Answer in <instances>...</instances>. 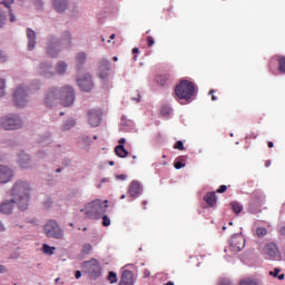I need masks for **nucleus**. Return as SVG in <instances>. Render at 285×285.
Masks as SVG:
<instances>
[{"label": "nucleus", "mask_w": 285, "mask_h": 285, "mask_svg": "<svg viewBox=\"0 0 285 285\" xmlns=\"http://www.w3.org/2000/svg\"><path fill=\"white\" fill-rule=\"evenodd\" d=\"M281 268H274V271L269 272V276L277 278L278 281H284L285 275L281 274Z\"/></svg>", "instance_id": "25"}, {"label": "nucleus", "mask_w": 285, "mask_h": 285, "mask_svg": "<svg viewBox=\"0 0 285 285\" xmlns=\"http://www.w3.org/2000/svg\"><path fill=\"white\" fill-rule=\"evenodd\" d=\"M7 273V267L4 265H0V274Z\"/></svg>", "instance_id": "50"}, {"label": "nucleus", "mask_w": 285, "mask_h": 285, "mask_svg": "<svg viewBox=\"0 0 285 285\" xmlns=\"http://www.w3.org/2000/svg\"><path fill=\"white\" fill-rule=\"evenodd\" d=\"M13 177V171L8 166L0 165V184H6Z\"/></svg>", "instance_id": "14"}, {"label": "nucleus", "mask_w": 285, "mask_h": 285, "mask_svg": "<svg viewBox=\"0 0 285 285\" xmlns=\"http://www.w3.org/2000/svg\"><path fill=\"white\" fill-rule=\"evenodd\" d=\"M227 189H228V187H227V186H225V185H223V186H220V187L216 190V193H219V194H222V193H226V191H227Z\"/></svg>", "instance_id": "45"}, {"label": "nucleus", "mask_w": 285, "mask_h": 285, "mask_svg": "<svg viewBox=\"0 0 285 285\" xmlns=\"http://www.w3.org/2000/svg\"><path fill=\"white\" fill-rule=\"evenodd\" d=\"M16 21V17L13 16V13H10V22H14Z\"/></svg>", "instance_id": "56"}, {"label": "nucleus", "mask_w": 285, "mask_h": 285, "mask_svg": "<svg viewBox=\"0 0 285 285\" xmlns=\"http://www.w3.org/2000/svg\"><path fill=\"white\" fill-rule=\"evenodd\" d=\"M166 285H175V284H174V282L168 281V282L166 283Z\"/></svg>", "instance_id": "64"}, {"label": "nucleus", "mask_w": 285, "mask_h": 285, "mask_svg": "<svg viewBox=\"0 0 285 285\" xmlns=\"http://www.w3.org/2000/svg\"><path fill=\"white\" fill-rule=\"evenodd\" d=\"M118 144H120V146H124L126 144V139L125 138H120V140H118Z\"/></svg>", "instance_id": "53"}, {"label": "nucleus", "mask_w": 285, "mask_h": 285, "mask_svg": "<svg viewBox=\"0 0 285 285\" xmlns=\"http://www.w3.org/2000/svg\"><path fill=\"white\" fill-rule=\"evenodd\" d=\"M67 70V65L63 61H60L57 66V71L59 75H63Z\"/></svg>", "instance_id": "32"}, {"label": "nucleus", "mask_w": 285, "mask_h": 285, "mask_svg": "<svg viewBox=\"0 0 285 285\" xmlns=\"http://www.w3.org/2000/svg\"><path fill=\"white\" fill-rule=\"evenodd\" d=\"M268 235V229H266L265 227H258L256 228V236L258 237V239H262L264 236Z\"/></svg>", "instance_id": "26"}, {"label": "nucleus", "mask_w": 285, "mask_h": 285, "mask_svg": "<svg viewBox=\"0 0 285 285\" xmlns=\"http://www.w3.org/2000/svg\"><path fill=\"white\" fill-rule=\"evenodd\" d=\"M249 138H257V134H252L250 136H249Z\"/></svg>", "instance_id": "60"}, {"label": "nucleus", "mask_w": 285, "mask_h": 285, "mask_svg": "<svg viewBox=\"0 0 285 285\" xmlns=\"http://www.w3.org/2000/svg\"><path fill=\"white\" fill-rule=\"evenodd\" d=\"M110 224H111L110 218L107 215L102 216V226L107 227V226H110Z\"/></svg>", "instance_id": "39"}, {"label": "nucleus", "mask_w": 285, "mask_h": 285, "mask_svg": "<svg viewBox=\"0 0 285 285\" xmlns=\"http://www.w3.org/2000/svg\"><path fill=\"white\" fill-rule=\"evenodd\" d=\"M87 61V53L86 52H79L76 56V62H77V67H82Z\"/></svg>", "instance_id": "21"}, {"label": "nucleus", "mask_w": 285, "mask_h": 285, "mask_svg": "<svg viewBox=\"0 0 285 285\" xmlns=\"http://www.w3.org/2000/svg\"><path fill=\"white\" fill-rule=\"evenodd\" d=\"M267 146H268V148L275 147V145L273 144V141H268Z\"/></svg>", "instance_id": "58"}, {"label": "nucleus", "mask_w": 285, "mask_h": 285, "mask_svg": "<svg viewBox=\"0 0 285 285\" xmlns=\"http://www.w3.org/2000/svg\"><path fill=\"white\" fill-rule=\"evenodd\" d=\"M6 80L0 78V97L4 96Z\"/></svg>", "instance_id": "37"}, {"label": "nucleus", "mask_w": 285, "mask_h": 285, "mask_svg": "<svg viewBox=\"0 0 285 285\" xmlns=\"http://www.w3.org/2000/svg\"><path fill=\"white\" fill-rule=\"evenodd\" d=\"M48 55L51 58H56L58 56V50H56V46L55 45H49L48 46Z\"/></svg>", "instance_id": "30"}, {"label": "nucleus", "mask_w": 285, "mask_h": 285, "mask_svg": "<svg viewBox=\"0 0 285 285\" xmlns=\"http://www.w3.org/2000/svg\"><path fill=\"white\" fill-rule=\"evenodd\" d=\"M183 161H184V158L183 157H178L176 159V161L174 163V167L176 169H181V168L186 167V164H184Z\"/></svg>", "instance_id": "31"}, {"label": "nucleus", "mask_w": 285, "mask_h": 285, "mask_svg": "<svg viewBox=\"0 0 285 285\" xmlns=\"http://www.w3.org/2000/svg\"><path fill=\"white\" fill-rule=\"evenodd\" d=\"M30 186L26 181H17L11 190L12 202H14L21 210L28 208V202L30 196Z\"/></svg>", "instance_id": "1"}, {"label": "nucleus", "mask_w": 285, "mask_h": 285, "mask_svg": "<svg viewBox=\"0 0 285 285\" xmlns=\"http://www.w3.org/2000/svg\"><path fill=\"white\" fill-rule=\"evenodd\" d=\"M104 203L105 205L101 199L92 200L91 203H88L81 212H85L88 218L99 219L101 215L107 212L108 200H105Z\"/></svg>", "instance_id": "3"}, {"label": "nucleus", "mask_w": 285, "mask_h": 285, "mask_svg": "<svg viewBox=\"0 0 285 285\" xmlns=\"http://www.w3.org/2000/svg\"><path fill=\"white\" fill-rule=\"evenodd\" d=\"M91 249H92V246L90 244L83 245L82 247L83 255H88V253H90Z\"/></svg>", "instance_id": "38"}, {"label": "nucleus", "mask_w": 285, "mask_h": 285, "mask_svg": "<svg viewBox=\"0 0 285 285\" xmlns=\"http://www.w3.org/2000/svg\"><path fill=\"white\" fill-rule=\"evenodd\" d=\"M134 284H135L134 273L129 269L122 271V277H120V283H118V285H134Z\"/></svg>", "instance_id": "15"}, {"label": "nucleus", "mask_w": 285, "mask_h": 285, "mask_svg": "<svg viewBox=\"0 0 285 285\" xmlns=\"http://www.w3.org/2000/svg\"><path fill=\"white\" fill-rule=\"evenodd\" d=\"M116 38L115 33H111V36H109V39L114 40Z\"/></svg>", "instance_id": "61"}, {"label": "nucleus", "mask_w": 285, "mask_h": 285, "mask_svg": "<svg viewBox=\"0 0 285 285\" xmlns=\"http://www.w3.org/2000/svg\"><path fill=\"white\" fill-rule=\"evenodd\" d=\"M140 190H141V187H140V184L137 180H134V181L130 183L129 189H128L129 196L138 197L139 194H140Z\"/></svg>", "instance_id": "17"}, {"label": "nucleus", "mask_w": 285, "mask_h": 285, "mask_svg": "<svg viewBox=\"0 0 285 285\" xmlns=\"http://www.w3.org/2000/svg\"><path fill=\"white\" fill-rule=\"evenodd\" d=\"M88 121L92 127H98L101 121V111L100 109H90L88 111Z\"/></svg>", "instance_id": "11"}, {"label": "nucleus", "mask_w": 285, "mask_h": 285, "mask_svg": "<svg viewBox=\"0 0 285 285\" xmlns=\"http://www.w3.org/2000/svg\"><path fill=\"white\" fill-rule=\"evenodd\" d=\"M230 207L236 214H240L243 212V206L237 202L230 203Z\"/></svg>", "instance_id": "27"}, {"label": "nucleus", "mask_w": 285, "mask_h": 285, "mask_svg": "<svg viewBox=\"0 0 285 285\" xmlns=\"http://www.w3.org/2000/svg\"><path fill=\"white\" fill-rule=\"evenodd\" d=\"M196 85L195 82L183 79L178 85L175 86V98L178 101H190L195 96Z\"/></svg>", "instance_id": "2"}, {"label": "nucleus", "mask_w": 285, "mask_h": 285, "mask_svg": "<svg viewBox=\"0 0 285 285\" xmlns=\"http://www.w3.org/2000/svg\"><path fill=\"white\" fill-rule=\"evenodd\" d=\"M204 200L206 202V204H207L209 207H214V206L217 204V196H216V193H215V191L207 193V194L204 196Z\"/></svg>", "instance_id": "19"}, {"label": "nucleus", "mask_w": 285, "mask_h": 285, "mask_svg": "<svg viewBox=\"0 0 285 285\" xmlns=\"http://www.w3.org/2000/svg\"><path fill=\"white\" fill-rule=\"evenodd\" d=\"M60 100L63 107H70L75 102V91L72 87H63L60 94Z\"/></svg>", "instance_id": "8"}, {"label": "nucleus", "mask_w": 285, "mask_h": 285, "mask_svg": "<svg viewBox=\"0 0 285 285\" xmlns=\"http://www.w3.org/2000/svg\"><path fill=\"white\" fill-rule=\"evenodd\" d=\"M6 60H7L6 55L3 53V51L0 50V63L6 62Z\"/></svg>", "instance_id": "47"}, {"label": "nucleus", "mask_w": 285, "mask_h": 285, "mask_svg": "<svg viewBox=\"0 0 285 285\" xmlns=\"http://www.w3.org/2000/svg\"><path fill=\"white\" fill-rule=\"evenodd\" d=\"M69 6V0H53V8L58 13H63Z\"/></svg>", "instance_id": "16"}, {"label": "nucleus", "mask_w": 285, "mask_h": 285, "mask_svg": "<svg viewBox=\"0 0 285 285\" xmlns=\"http://www.w3.org/2000/svg\"><path fill=\"white\" fill-rule=\"evenodd\" d=\"M147 46L150 48L155 45V39L151 36L146 37Z\"/></svg>", "instance_id": "42"}, {"label": "nucleus", "mask_w": 285, "mask_h": 285, "mask_svg": "<svg viewBox=\"0 0 285 285\" xmlns=\"http://www.w3.org/2000/svg\"><path fill=\"white\" fill-rule=\"evenodd\" d=\"M281 234L285 235V226L281 228Z\"/></svg>", "instance_id": "59"}, {"label": "nucleus", "mask_w": 285, "mask_h": 285, "mask_svg": "<svg viewBox=\"0 0 285 285\" xmlns=\"http://www.w3.org/2000/svg\"><path fill=\"white\" fill-rule=\"evenodd\" d=\"M57 96L58 94H56V91H49L47 98L45 99L46 105L49 106V102L56 100Z\"/></svg>", "instance_id": "29"}, {"label": "nucleus", "mask_w": 285, "mask_h": 285, "mask_svg": "<svg viewBox=\"0 0 285 285\" xmlns=\"http://www.w3.org/2000/svg\"><path fill=\"white\" fill-rule=\"evenodd\" d=\"M45 234L53 239H62L63 232L56 220H49L43 227Z\"/></svg>", "instance_id": "6"}, {"label": "nucleus", "mask_w": 285, "mask_h": 285, "mask_svg": "<svg viewBox=\"0 0 285 285\" xmlns=\"http://www.w3.org/2000/svg\"><path fill=\"white\" fill-rule=\"evenodd\" d=\"M107 181H109V179H108V178H104L102 180H100V185H98V188H100V187H101V185H102V184H105V183H107Z\"/></svg>", "instance_id": "52"}, {"label": "nucleus", "mask_w": 285, "mask_h": 285, "mask_svg": "<svg viewBox=\"0 0 285 285\" xmlns=\"http://www.w3.org/2000/svg\"><path fill=\"white\" fill-rule=\"evenodd\" d=\"M107 281H109V283L111 284H117L118 282L117 273L109 272V276H107Z\"/></svg>", "instance_id": "33"}, {"label": "nucleus", "mask_w": 285, "mask_h": 285, "mask_svg": "<svg viewBox=\"0 0 285 285\" xmlns=\"http://www.w3.org/2000/svg\"><path fill=\"white\" fill-rule=\"evenodd\" d=\"M131 52H132L134 55L139 53V48H137V47L132 48Z\"/></svg>", "instance_id": "54"}, {"label": "nucleus", "mask_w": 285, "mask_h": 285, "mask_svg": "<svg viewBox=\"0 0 285 285\" xmlns=\"http://www.w3.org/2000/svg\"><path fill=\"white\" fill-rule=\"evenodd\" d=\"M245 246H246V239L243 236V234H236L232 236L229 240V246L225 250L226 252L229 250L232 255H237V253H240L242 250H244Z\"/></svg>", "instance_id": "5"}, {"label": "nucleus", "mask_w": 285, "mask_h": 285, "mask_svg": "<svg viewBox=\"0 0 285 285\" xmlns=\"http://www.w3.org/2000/svg\"><path fill=\"white\" fill-rule=\"evenodd\" d=\"M214 94H215V89H210L209 95L212 96V100L217 101V97L214 96Z\"/></svg>", "instance_id": "49"}, {"label": "nucleus", "mask_w": 285, "mask_h": 285, "mask_svg": "<svg viewBox=\"0 0 285 285\" xmlns=\"http://www.w3.org/2000/svg\"><path fill=\"white\" fill-rule=\"evenodd\" d=\"M27 38H28V50H33L36 47V32L28 28L27 30Z\"/></svg>", "instance_id": "18"}, {"label": "nucleus", "mask_w": 285, "mask_h": 285, "mask_svg": "<svg viewBox=\"0 0 285 285\" xmlns=\"http://www.w3.org/2000/svg\"><path fill=\"white\" fill-rule=\"evenodd\" d=\"M30 161V158L28 155H26L24 153H21L19 155V164L22 168H28V164Z\"/></svg>", "instance_id": "23"}, {"label": "nucleus", "mask_w": 285, "mask_h": 285, "mask_svg": "<svg viewBox=\"0 0 285 285\" xmlns=\"http://www.w3.org/2000/svg\"><path fill=\"white\" fill-rule=\"evenodd\" d=\"M168 81V77L167 76H157L156 77V82L160 86H165Z\"/></svg>", "instance_id": "34"}, {"label": "nucleus", "mask_w": 285, "mask_h": 285, "mask_svg": "<svg viewBox=\"0 0 285 285\" xmlns=\"http://www.w3.org/2000/svg\"><path fill=\"white\" fill-rule=\"evenodd\" d=\"M80 277H81V272H80V271H77V272H76V278H77V279H80Z\"/></svg>", "instance_id": "55"}, {"label": "nucleus", "mask_w": 285, "mask_h": 285, "mask_svg": "<svg viewBox=\"0 0 285 285\" xmlns=\"http://www.w3.org/2000/svg\"><path fill=\"white\" fill-rule=\"evenodd\" d=\"M79 87L82 91L89 92L94 88L91 75L87 73L83 78L78 79Z\"/></svg>", "instance_id": "12"}, {"label": "nucleus", "mask_w": 285, "mask_h": 285, "mask_svg": "<svg viewBox=\"0 0 285 285\" xmlns=\"http://www.w3.org/2000/svg\"><path fill=\"white\" fill-rule=\"evenodd\" d=\"M263 255L266 257V259H278L279 252H278L277 244H275V243H267L263 247Z\"/></svg>", "instance_id": "10"}, {"label": "nucleus", "mask_w": 285, "mask_h": 285, "mask_svg": "<svg viewBox=\"0 0 285 285\" xmlns=\"http://www.w3.org/2000/svg\"><path fill=\"white\" fill-rule=\"evenodd\" d=\"M275 58L278 62L279 72L285 73V56H276Z\"/></svg>", "instance_id": "24"}, {"label": "nucleus", "mask_w": 285, "mask_h": 285, "mask_svg": "<svg viewBox=\"0 0 285 285\" xmlns=\"http://www.w3.org/2000/svg\"><path fill=\"white\" fill-rule=\"evenodd\" d=\"M82 140H83V142H85L86 145H90V144H91V138L88 137V136H83V137H82Z\"/></svg>", "instance_id": "48"}, {"label": "nucleus", "mask_w": 285, "mask_h": 285, "mask_svg": "<svg viewBox=\"0 0 285 285\" xmlns=\"http://www.w3.org/2000/svg\"><path fill=\"white\" fill-rule=\"evenodd\" d=\"M1 4H3L6 8L10 7V2L8 0H3Z\"/></svg>", "instance_id": "51"}, {"label": "nucleus", "mask_w": 285, "mask_h": 285, "mask_svg": "<svg viewBox=\"0 0 285 285\" xmlns=\"http://www.w3.org/2000/svg\"><path fill=\"white\" fill-rule=\"evenodd\" d=\"M239 285H257V282L253 278H245L240 281Z\"/></svg>", "instance_id": "35"}, {"label": "nucleus", "mask_w": 285, "mask_h": 285, "mask_svg": "<svg viewBox=\"0 0 285 285\" xmlns=\"http://www.w3.org/2000/svg\"><path fill=\"white\" fill-rule=\"evenodd\" d=\"M6 21V16L3 14L2 10H0V29L3 27Z\"/></svg>", "instance_id": "44"}, {"label": "nucleus", "mask_w": 285, "mask_h": 285, "mask_svg": "<svg viewBox=\"0 0 285 285\" xmlns=\"http://www.w3.org/2000/svg\"><path fill=\"white\" fill-rule=\"evenodd\" d=\"M265 166H266V167H271V161L267 160V161L265 163Z\"/></svg>", "instance_id": "63"}, {"label": "nucleus", "mask_w": 285, "mask_h": 285, "mask_svg": "<svg viewBox=\"0 0 285 285\" xmlns=\"http://www.w3.org/2000/svg\"><path fill=\"white\" fill-rule=\"evenodd\" d=\"M115 151H116V156L120 158H126L129 155V153L125 149L124 145L116 146Z\"/></svg>", "instance_id": "22"}, {"label": "nucleus", "mask_w": 285, "mask_h": 285, "mask_svg": "<svg viewBox=\"0 0 285 285\" xmlns=\"http://www.w3.org/2000/svg\"><path fill=\"white\" fill-rule=\"evenodd\" d=\"M174 149L185 150L184 142H183V141H177V142L174 145Z\"/></svg>", "instance_id": "41"}, {"label": "nucleus", "mask_w": 285, "mask_h": 285, "mask_svg": "<svg viewBox=\"0 0 285 285\" xmlns=\"http://www.w3.org/2000/svg\"><path fill=\"white\" fill-rule=\"evenodd\" d=\"M170 112H171V109H169V107H161V109H160V114L163 116H168V115H170Z\"/></svg>", "instance_id": "40"}, {"label": "nucleus", "mask_w": 285, "mask_h": 285, "mask_svg": "<svg viewBox=\"0 0 285 285\" xmlns=\"http://www.w3.org/2000/svg\"><path fill=\"white\" fill-rule=\"evenodd\" d=\"M98 70L100 71V72H98V77H100V79H102V80L107 79L109 77V71H110L109 60H107V59L100 60Z\"/></svg>", "instance_id": "13"}, {"label": "nucleus", "mask_w": 285, "mask_h": 285, "mask_svg": "<svg viewBox=\"0 0 285 285\" xmlns=\"http://www.w3.org/2000/svg\"><path fill=\"white\" fill-rule=\"evenodd\" d=\"M22 126L21 120L18 116H7L0 119V127L4 130H16Z\"/></svg>", "instance_id": "7"}, {"label": "nucleus", "mask_w": 285, "mask_h": 285, "mask_svg": "<svg viewBox=\"0 0 285 285\" xmlns=\"http://www.w3.org/2000/svg\"><path fill=\"white\" fill-rule=\"evenodd\" d=\"M70 40H71L70 33L69 31H66L63 35V41L70 45Z\"/></svg>", "instance_id": "43"}, {"label": "nucleus", "mask_w": 285, "mask_h": 285, "mask_svg": "<svg viewBox=\"0 0 285 285\" xmlns=\"http://www.w3.org/2000/svg\"><path fill=\"white\" fill-rule=\"evenodd\" d=\"M3 230H6V227H4V225L0 220V232H3Z\"/></svg>", "instance_id": "57"}, {"label": "nucleus", "mask_w": 285, "mask_h": 285, "mask_svg": "<svg viewBox=\"0 0 285 285\" xmlns=\"http://www.w3.org/2000/svg\"><path fill=\"white\" fill-rule=\"evenodd\" d=\"M118 178L125 180V179H126V176H125V175H120V176H118Z\"/></svg>", "instance_id": "62"}, {"label": "nucleus", "mask_w": 285, "mask_h": 285, "mask_svg": "<svg viewBox=\"0 0 285 285\" xmlns=\"http://www.w3.org/2000/svg\"><path fill=\"white\" fill-rule=\"evenodd\" d=\"M13 204H17L16 202H4L0 205V212L3 214H10L13 209Z\"/></svg>", "instance_id": "20"}, {"label": "nucleus", "mask_w": 285, "mask_h": 285, "mask_svg": "<svg viewBox=\"0 0 285 285\" xmlns=\"http://www.w3.org/2000/svg\"><path fill=\"white\" fill-rule=\"evenodd\" d=\"M13 99L19 108H23L28 102L27 89H24L23 86H18L13 94Z\"/></svg>", "instance_id": "9"}, {"label": "nucleus", "mask_w": 285, "mask_h": 285, "mask_svg": "<svg viewBox=\"0 0 285 285\" xmlns=\"http://www.w3.org/2000/svg\"><path fill=\"white\" fill-rule=\"evenodd\" d=\"M76 122L75 120H68L65 125H63V130H70L72 127H75Z\"/></svg>", "instance_id": "36"}, {"label": "nucleus", "mask_w": 285, "mask_h": 285, "mask_svg": "<svg viewBox=\"0 0 285 285\" xmlns=\"http://www.w3.org/2000/svg\"><path fill=\"white\" fill-rule=\"evenodd\" d=\"M42 250H43L45 255H53V253L56 250V247H51V246H49L47 244H43Z\"/></svg>", "instance_id": "28"}, {"label": "nucleus", "mask_w": 285, "mask_h": 285, "mask_svg": "<svg viewBox=\"0 0 285 285\" xmlns=\"http://www.w3.org/2000/svg\"><path fill=\"white\" fill-rule=\"evenodd\" d=\"M219 285H233V284L229 279L224 278L219 282Z\"/></svg>", "instance_id": "46"}, {"label": "nucleus", "mask_w": 285, "mask_h": 285, "mask_svg": "<svg viewBox=\"0 0 285 285\" xmlns=\"http://www.w3.org/2000/svg\"><path fill=\"white\" fill-rule=\"evenodd\" d=\"M82 271L91 279H98L101 275V266L96 258L82 263Z\"/></svg>", "instance_id": "4"}]
</instances>
